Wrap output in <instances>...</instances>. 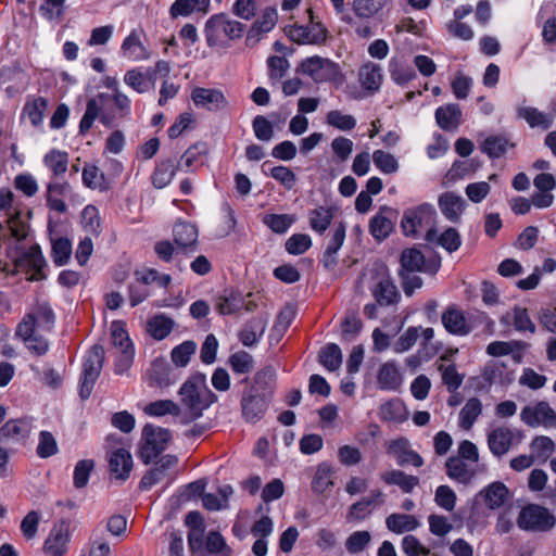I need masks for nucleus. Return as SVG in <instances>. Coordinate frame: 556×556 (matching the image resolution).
I'll return each instance as SVG.
<instances>
[{"instance_id": "nucleus-1", "label": "nucleus", "mask_w": 556, "mask_h": 556, "mask_svg": "<svg viewBox=\"0 0 556 556\" xmlns=\"http://www.w3.org/2000/svg\"><path fill=\"white\" fill-rule=\"evenodd\" d=\"M2 243L5 244L7 258L2 264V273H24L29 281H41L47 278L46 260L38 244L31 243L29 224L21 212L10 214L7 226L2 225Z\"/></svg>"}, {"instance_id": "nucleus-2", "label": "nucleus", "mask_w": 556, "mask_h": 556, "mask_svg": "<svg viewBox=\"0 0 556 556\" xmlns=\"http://www.w3.org/2000/svg\"><path fill=\"white\" fill-rule=\"evenodd\" d=\"M242 391L240 407L242 418L250 424L260 421L267 413L276 391L277 375L273 366L257 370Z\"/></svg>"}, {"instance_id": "nucleus-3", "label": "nucleus", "mask_w": 556, "mask_h": 556, "mask_svg": "<svg viewBox=\"0 0 556 556\" xmlns=\"http://www.w3.org/2000/svg\"><path fill=\"white\" fill-rule=\"evenodd\" d=\"M178 405L181 408V424L188 425L201 418L204 412L217 402V395L208 388L206 376L192 374L180 386Z\"/></svg>"}, {"instance_id": "nucleus-4", "label": "nucleus", "mask_w": 556, "mask_h": 556, "mask_svg": "<svg viewBox=\"0 0 556 556\" xmlns=\"http://www.w3.org/2000/svg\"><path fill=\"white\" fill-rule=\"evenodd\" d=\"M114 105L118 112L119 117H127L130 115L131 101L121 90H115L114 93L100 92L94 98L87 101L85 114L79 123V132L86 134L93 125L97 118L108 126L116 117L111 106Z\"/></svg>"}, {"instance_id": "nucleus-5", "label": "nucleus", "mask_w": 556, "mask_h": 556, "mask_svg": "<svg viewBox=\"0 0 556 556\" xmlns=\"http://www.w3.org/2000/svg\"><path fill=\"white\" fill-rule=\"evenodd\" d=\"M435 217V208L428 203L406 210L401 222L404 235L416 238L421 231H425V239L428 242H434L437 239V230L433 228Z\"/></svg>"}, {"instance_id": "nucleus-6", "label": "nucleus", "mask_w": 556, "mask_h": 556, "mask_svg": "<svg viewBox=\"0 0 556 556\" xmlns=\"http://www.w3.org/2000/svg\"><path fill=\"white\" fill-rule=\"evenodd\" d=\"M245 26L227 14L212 15L205 23L204 34L208 47L216 46L223 37L236 40L242 37Z\"/></svg>"}, {"instance_id": "nucleus-7", "label": "nucleus", "mask_w": 556, "mask_h": 556, "mask_svg": "<svg viewBox=\"0 0 556 556\" xmlns=\"http://www.w3.org/2000/svg\"><path fill=\"white\" fill-rule=\"evenodd\" d=\"M170 438L169 430L147 424L142 429L140 460L146 465L151 464L165 451Z\"/></svg>"}, {"instance_id": "nucleus-8", "label": "nucleus", "mask_w": 556, "mask_h": 556, "mask_svg": "<svg viewBox=\"0 0 556 556\" xmlns=\"http://www.w3.org/2000/svg\"><path fill=\"white\" fill-rule=\"evenodd\" d=\"M517 525L525 531L548 532L556 525V516L546 507L529 504L521 508L517 518Z\"/></svg>"}, {"instance_id": "nucleus-9", "label": "nucleus", "mask_w": 556, "mask_h": 556, "mask_svg": "<svg viewBox=\"0 0 556 556\" xmlns=\"http://www.w3.org/2000/svg\"><path fill=\"white\" fill-rule=\"evenodd\" d=\"M104 349L102 345H93L87 353L80 376L79 395L83 400L90 396L93 386L98 380L104 362Z\"/></svg>"}, {"instance_id": "nucleus-10", "label": "nucleus", "mask_w": 556, "mask_h": 556, "mask_svg": "<svg viewBox=\"0 0 556 556\" xmlns=\"http://www.w3.org/2000/svg\"><path fill=\"white\" fill-rule=\"evenodd\" d=\"M522 440V431L500 426L488 434V446L494 456L502 457L507 454L511 447L520 444Z\"/></svg>"}, {"instance_id": "nucleus-11", "label": "nucleus", "mask_w": 556, "mask_h": 556, "mask_svg": "<svg viewBox=\"0 0 556 556\" xmlns=\"http://www.w3.org/2000/svg\"><path fill=\"white\" fill-rule=\"evenodd\" d=\"M441 321L444 329L453 336L465 337L469 334L473 328L464 311L456 304H452L445 308L441 315Z\"/></svg>"}, {"instance_id": "nucleus-12", "label": "nucleus", "mask_w": 556, "mask_h": 556, "mask_svg": "<svg viewBox=\"0 0 556 556\" xmlns=\"http://www.w3.org/2000/svg\"><path fill=\"white\" fill-rule=\"evenodd\" d=\"M555 418L556 412L544 401L536 403L534 406H525L520 413V419L532 428L539 426L549 428L553 426V419Z\"/></svg>"}, {"instance_id": "nucleus-13", "label": "nucleus", "mask_w": 556, "mask_h": 556, "mask_svg": "<svg viewBox=\"0 0 556 556\" xmlns=\"http://www.w3.org/2000/svg\"><path fill=\"white\" fill-rule=\"evenodd\" d=\"M277 21L278 13L275 8L268 7L264 9L248 31L245 38L247 46H256L261 41L262 37L275 27Z\"/></svg>"}, {"instance_id": "nucleus-14", "label": "nucleus", "mask_w": 556, "mask_h": 556, "mask_svg": "<svg viewBox=\"0 0 556 556\" xmlns=\"http://www.w3.org/2000/svg\"><path fill=\"white\" fill-rule=\"evenodd\" d=\"M387 453L393 456L396 464L401 467L412 465L418 468L424 465V458L409 447V441L406 438L390 441L387 446Z\"/></svg>"}, {"instance_id": "nucleus-15", "label": "nucleus", "mask_w": 556, "mask_h": 556, "mask_svg": "<svg viewBox=\"0 0 556 556\" xmlns=\"http://www.w3.org/2000/svg\"><path fill=\"white\" fill-rule=\"evenodd\" d=\"M150 387L167 388L175 384L179 377L176 370L164 359L156 358L151 363L148 372Z\"/></svg>"}, {"instance_id": "nucleus-16", "label": "nucleus", "mask_w": 556, "mask_h": 556, "mask_svg": "<svg viewBox=\"0 0 556 556\" xmlns=\"http://www.w3.org/2000/svg\"><path fill=\"white\" fill-rule=\"evenodd\" d=\"M538 192L532 194V203L536 208L549 207L554 202L552 191L556 187L555 177L549 173H541L533 179Z\"/></svg>"}, {"instance_id": "nucleus-17", "label": "nucleus", "mask_w": 556, "mask_h": 556, "mask_svg": "<svg viewBox=\"0 0 556 556\" xmlns=\"http://www.w3.org/2000/svg\"><path fill=\"white\" fill-rule=\"evenodd\" d=\"M516 117L525 121L531 129L541 131L548 130L554 124V117L551 113L540 111L531 105H517Z\"/></svg>"}, {"instance_id": "nucleus-18", "label": "nucleus", "mask_w": 556, "mask_h": 556, "mask_svg": "<svg viewBox=\"0 0 556 556\" xmlns=\"http://www.w3.org/2000/svg\"><path fill=\"white\" fill-rule=\"evenodd\" d=\"M191 99L197 106L204 108L208 111H220L227 108L223 91L215 88L197 87L191 92Z\"/></svg>"}, {"instance_id": "nucleus-19", "label": "nucleus", "mask_w": 556, "mask_h": 556, "mask_svg": "<svg viewBox=\"0 0 556 556\" xmlns=\"http://www.w3.org/2000/svg\"><path fill=\"white\" fill-rule=\"evenodd\" d=\"M121 52L123 58L134 62L146 61L151 56L150 51L141 41L139 31L136 29H132L123 40Z\"/></svg>"}, {"instance_id": "nucleus-20", "label": "nucleus", "mask_w": 556, "mask_h": 556, "mask_svg": "<svg viewBox=\"0 0 556 556\" xmlns=\"http://www.w3.org/2000/svg\"><path fill=\"white\" fill-rule=\"evenodd\" d=\"M401 268L405 271H422L425 270L426 262L424 254L415 248L405 249L401 253ZM440 267V261L431 262L430 266L426 269L428 273H437Z\"/></svg>"}, {"instance_id": "nucleus-21", "label": "nucleus", "mask_w": 556, "mask_h": 556, "mask_svg": "<svg viewBox=\"0 0 556 556\" xmlns=\"http://www.w3.org/2000/svg\"><path fill=\"white\" fill-rule=\"evenodd\" d=\"M268 324V317L257 315L248 320L239 332L240 342L248 348L255 345L263 337Z\"/></svg>"}, {"instance_id": "nucleus-22", "label": "nucleus", "mask_w": 556, "mask_h": 556, "mask_svg": "<svg viewBox=\"0 0 556 556\" xmlns=\"http://www.w3.org/2000/svg\"><path fill=\"white\" fill-rule=\"evenodd\" d=\"M392 0H352L351 7L354 15L359 20H371L381 16Z\"/></svg>"}, {"instance_id": "nucleus-23", "label": "nucleus", "mask_w": 556, "mask_h": 556, "mask_svg": "<svg viewBox=\"0 0 556 556\" xmlns=\"http://www.w3.org/2000/svg\"><path fill=\"white\" fill-rule=\"evenodd\" d=\"M438 204L445 218L452 223H458L460 220V215L466 207L465 200L451 191L442 193Z\"/></svg>"}, {"instance_id": "nucleus-24", "label": "nucleus", "mask_w": 556, "mask_h": 556, "mask_svg": "<svg viewBox=\"0 0 556 556\" xmlns=\"http://www.w3.org/2000/svg\"><path fill=\"white\" fill-rule=\"evenodd\" d=\"M377 384L380 390L396 391L402 384V375L396 362L382 364L377 374Z\"/></svg>"}, {"instance_id": "nucleus-25", "label": "nucleus", "mask_w": 556, "mask_h": 556, "mask_svg": "<svg viewBox=\"0 0 556 556\" xmlns=\"http://www.w3.org/2000/svg\"><path fill=\"white\" fill-rule=\"evenodd\" d=\"M446 475L458 483L468 485L476 476V470L466 460L451 456L445 462Z\"/></svg>"}, {"instance_id": "nucleus-26", "label": "nucleus", "mask_w": 556, "mask_h": 556, "mask_svg": "<svg viewBox=\"0 0 556 556\" xmlns=\"http://www.w3.org/2000/svg\"><path fill=\"white\" fill-rule=\"evenodd\" d=\"M394 212L389 207H382L380 212L370 219L369 230L372 237L378 240H384L393 230Z\"/></svg>"}, {"instance_id": "nucleus-27", "label": "nucleus", "mask_w": 556, "mask_h": 556, "mask_svg": "<svg viewBox=\"0 0 556 556\" xmlns=\"http://www.w3.org/2000/svg\"><path fill=\"white\" fill-rule=\"evenodd\" d=\"M67 542V529L64 526H54L45 541L43 551L48 556H64Z\"/></svg>"}, {"instance_id": "nucleus-28", "label": "nucleus", "mask_w": 556, "mask_h": 556, "mask_svg": "<svg viewBox=\"0 0 556 556\" xmlns=\"http://www.w3.org/2000/svg\"><path fill=\"white\" fill-rule=\"evenodd\" d=\"M434 115L438 126L445 131L457 129L463 116L459 105L455 103L439 106Z\"/></svg>"}, {"instance_id": "nucleus-29", "label": "nucleus", "mask_w": 556, "mask_h": 556, "mask_svg": "<svg viewBox=\"0 0 556 556\" xmlns=\"http://www.w3.org/2000/svg\"><path fill=\"white\" fill-rule=\"evenodd\" d=\"M513 142L506 134L491 135L486 137L480 146V149L490 159L502 157L508 149H514Z\"/></svg>"}, {"instance_id": "nucleus-30", "label": "nucleus", "mask_w": 556, "mask_h": 556, "mask_svg": "<svg viewBox=\"0 0 556 556\" xmlns=\"http://www.w3.org/2000/svg\"><path fill=\"white\" fill-rule=\"evenodd\" d=\"M210 5L211 0H175L169 8V16L175 20L190 16L194 12L206 14Z\"/></svg>"}, {"instance_id": "nucleus-31", "label": "nucleus", "mask_w": 556, "mask_h": 556, "mask_svg": "<svg viewBox=\"0 0 556 556\" xmlns=\"http://www.w3.org/2000/svg\"><path fill=\"white\" fill-rule=\"evenodd\" d=\"M109 466L115 478L126 480L132 469V457L126 448H117L111 454Z\"/></svg>"}, {"instance_id": "nucleus-32", "label": "nucleus", "mask_w": 556, "mask_h": 556, "mask_svg": "<svg viewBox=\"0 0 556 556\" xmlns=\"http://www.w3.org/2000/svg\"><path fill=\"white\" fill-rule=\"evenodd\" d=\"M382 68L374 62H367L361 66L358 72V81L361 86L370 91L376 92L382 84Z\"/></svg>"}, {"instance_id": "nucleus-33", "label": "nucleus", "mask_w": 556, "mask_h": 556, "mask_svg": "<svg viewBox=\"0 0 556 556\" xmlns=\"http://www.w3.org/2000/svg\"><path fill=\"white\" fill-rule=\"evenodd\" d=\"M244 305L243 295L239 291L225 290L215 298V309L220 315H230Z\"/></svg>"}, {"instance_id": "nucleus-34", "label": "nucleus", "mask_w": 556, "mask_h": 556, "mask_svg": "<svg viewBox=\"0 0 556 556\" xmlns=\"http://www.w3.org/2000/svg\"><path fill=\"white\" fill-rule=\"evenodd\" d=\"M479 494L490 509H497L507 501L509 490L503 482L495 481L481 490Z\"/></svg>"}, {"instance_id": "nucleus-35", "label": "nucleus", "mask_w": 556, "mask_h": 556, "mask_svg": "<svg viewBox=\"0 0 556 556\" xmlns=\"http://www.w3.org/2000/svg\"><path fill=\"white\" fill-rule=\"evenodd\" d=\"M372 295L380 306H389L399 302L401 295L390 278L381 279L374 288Z\"/></svg>"}, {"instance_id": "nucleus-36", "label": "nucleus", "mask_w": 556, "mask_h": 556, "mask_svg": "<svg viewBox=\"0 0 556 556\" xmlns=\"http://www.w3.org/2000/svg\"><path fill=\"white\" fill-rule=\"evenodd\" d=\"M48 100L41 96H28L23 108V115L27 116L34 127L42 124Z\"/></svg>"}, {"instance_id": "nucleus-37", "label": "nucleus", "mask_w": 556, "mask_h": 556, "mask_svg": "<svg viewBox=\"0 0 556 556\" xmlns=\"http://www.w3.org/2000/svg\"><path fill=\"white\" fill-rule=\"evenodd\" d=\"M177 170L179 169L174 160L159 161L151 176L152 185L157 189L165 188L170 184Z\"/></svg>"}, {"instance_id": "nucleus-38", "label": "nucleus", "mask_w": 556, "mask_h": 556, "mask_svg": "<svg viewBox=\"0 0 556 556\" xmlns=\"http://www.w3.org/2000/svg\"><path fill=\"white\" fill-rule=\"evenodd\" d=\"M386 526L389 531L402 534L416 530L420 522L414 515L393 513L386 518Z\"/></svg>"}, {"instance_id": "nucleus-39", "label": "nucleus", "mask_w": 556, "mask_h": 556, "mask_svg": "<svg viewBox=\"0 0 556 556\" xmlns=\"http://www.w3.org/2000/svg\"><path fill=\"white\" fill-rule=\"evenodd\" d=\"M334 207L318 206L308 213L309 227L317 233H324L334 217Z\"/></svg>"}, {"instance_id": "nucleus-40", "label": "nucleus", "mask_w": 556, "mask_h": 556, "mask_svg": "<svg viewBox=\"0 0 556 556\" xmlns=\"http://www.w3.org/2000/svg\"><path fill=\"white\" fill-rule=\"evenodd\" d=\"M31 430L29 418L12 419L2 426V437L20 442L28 438Z\"/></svg>"}, {"instance_id": "nucleus-41", "label": "nucleus", "mask_w": 556, "mask_h": 556, "mask_svg": "<svg viewBox=\"0 0 556 556\" xmlns=\"http://www.w3.org/2000/svg\"><path fill=\"white\" fill-rule=\"evenodd\" d=\"M174 241L181 248H190L197 243L198 229L188 222H178L173 228Z\"/></svg>"}, {"instance_id": "nucleus-42", "label": "nucleus", "mask_w": 556, "mask_h": 556, "mask_svg": "<svg viewBox=\"0 0 556 556\" xmlns=\"http://www.w3.org/2000/svg\"><path fill=\"white\" fill-rule=\"evenodd\" d=\"M143 412L152 417H162L165 415H172L179 417L181 421V408L178 403L173 400H157L149 403Z\"/></svg>"}, {"instance_id": "nucleus-43", "label": "nucleus", "mask_w": 556, "mask_h": 556, "mask_svg": "<svg viewBox=\"0 0 556 556\" xmlns=\"http://www.w3.org/2000/svg\"><path fill=\"white\" fill-rule=\"evenodd\" d=\"M482 413V403L478 397L469 399L459 412V426L470 430Z\"/></svg>"}, {"instance_id": "nucleus-44", "label": "nucleus", "mask_w": 556, "mask_h": 556, "mask_svg": "<svg viewBox=\"0 0 556 556\" xmlns=\"http://www.w3.org/2000/svg\"><path fill=\"white\" fill-rule=\"evenodd\" d=\"M174 321L165 315H155L149 319L147 330L155 340L165 339L173 330Z\"/></svg>"}, {"instance_id": "nucleus-45", "label": "nucleus", "mask_w": 556, "mask_h": 556, "mask_svg": "<svg viewBox=\"0 0 556 556\" xmlns=\"http://www.w3.org/2000/svg\"><path fill=\"white\" fill-rule=\"evenodd\" d=\"M318 361L329 371L339 369L342 364L341 349L336 343L327 344L319 352Z\"/></svg>"}, {"instance_id": "nucleus-46", "label": "nucleus", "mask_w": 556, "mask_h": 556, "mask_svg": "<svg viewBox=\"0 0 556 556\" xmlns=\"http://www.w3.org/2000/svg\"><path fill=\"white\" fill-rule=\"evenodd\" d=\"M197 343L192 340H186L176 345L170 352V359L176 367H186L191 356L197 351Z\"/></svg>"}, {"instance_id": "nucleus-47", "label": "nucleus", "mask_w": 556, "mask_h": 556, "mask_svg": "<svg viewBox=\"0 0 556 556\" xmlns=\"http://www.w3.org/2000/svg\"><path fill=\"white\" fill-rule=\"evenodd\" d=\"M332 485L333 481L331 466L327 463L319 464L312 481V490L316 493L323 494Z\"/></svg>"}, {"instance_id": "nucleus-48", "label": "nucleus", "mask_w": 556, "mask_h": 556, "mask_svg": "<svg viewBox=\"0 0 556 556\" xmlns=\"http://www.w3.org/2000/svg\"><path fill=\"white\" fill-rule=\"evenodd\" d=\"M207 153L205 143H194L181 155L179 162L176 164L179 170H191L192 167L200 161V156Z\"/></svg>"}, {"instance_id": "nucleus-49", "label": "nucleus", "mask_w": 556, "mask_h": 556, "mask_svg": "<svg viewBox=\"0 0 556 556\" xmlns=\"http://www.w3.org/2000/svg\"><path fill=\"white\" fill-rule=\"evenodd\" d=\"M43 162L54 176L64 175L67 170L68 154L53 149L45 155Z\"/></svg>"}, {"instance_id": "nucleus-50", "label": "nucleus", "mask_w": 556, "mask_h": 556, "mask_svg": "<svg viewBox=\"0 0 556 556\" xmlns=\"http://www.w3.org/2000/svg\"><path fill=\"white\" fill-rule=\"evenodd\" d=\"M72 254V243L67 238L60 237L52 239L51 256L56 266H63L68 263Z\"/></svg>"}, {"instance_id": "nucleus-51", "label": "nucleus", "mask_w": 556, "mask_h": 556, "mask_svg": "<svg viewBox=\"0 0 556 556\" xmlns=\"http://www.w3.org/2000/svg\"><path fill=\"white\" fill-rule=\"evenodd\" d=\"M326 123L341 131H350L356 126L355 117L350 114H344L340 110L329 111L326 115Z\"/></svg>"}, {"instance_id": "nucleus-52", "label": "nucleus", "mask_w": 556, "mask_h": 556, "mask_svg": "<svg viewBox=\"0 0 556 556\" xmlns=\"http://www.w3.org/2000/svg\"><path fill=\"white\" fill-rule=\"evenodd\" d=\"M81 224L84 229L94 236L98 237L101 232V219L99 216V211L94 205H87L81 212Z\"/></svg>"}, {"instance_id": "nucleus-53", "label": "nucleus", "mask_w": 556, "mask_h": 556, "mask_svg": "<svg viewBox=\"0 0 556 556\" xmlns=\"http://www.w3.org/2000/svg\"><path fill=\"white\" fill-rule=\"evenodd\" d=\"M389 71L392 80L400 86L408 84L416 77V72L410 65L396 61L390 63Z\"/></svg>"}, {"instance_id": "nucleus-54", "label": "nucleus", "mask_w": 556, "mask_h": 556, "mask_svg": "<svg viewBox=\"0 0 556 556\" xmlns=\"http://www.w3.org/2000/svg\"><path fill=\"white\" fill-rule=\"evenodd\" d=\"M124 83L138 93H144L150 90V83L147 75L143 74L140 68L126 71L124 75Z\"/></svg>"}, {"instance_id": "nucleus-55", "label": "nucleus", "mask_w": 556, "mask_h": 556, "mask_svg": "<svg viewBox=\"0 0 556 556\" xmlns=\"http://www.w3.org/2000/svg\"><path fill=\"white\" fill-rule=\"evenodd\" d=\"M438 369L442 376V383L446 387L448 392H455L460 388L464 376L457 371L454 364L447 366L440 365Z\"/></svg>"}, {"instance_id": "nucleus-56", "label": "nucleus", "mask_w": 556, "mask_h": 556, "mask_svg": "<svg viewBox=\"0 0 556 556\" xmlns=\"http://www.w3.org/2000/svg\"><path fill=\"white\" fill-rule=\"evenodd\" d=\"M433 243L442 247L448 253H453L460 248L462 238L457 229L448 227L440 236L437 235V239Z\"/></svg>"}, {"instance_id": "nucleus-57", "label": "nucleus", "mask_w": 556, "mask_h": 556, "mask_svg": "<svg viewBox=\"0 0 556 556\" xmlns=\"http://www.w3.org/2000/svg\"><path fill=\"white\" fill-rule=\"evenodd\" d=\"M94 468L92 459H81L74 468L73 483L76 489H83L88 484L89 477Z\"/></svg>"}, {"instance_id": "nucleus-58", "label": "nucleus", "mask_w": 556, "mask_h": 556, "mask_svg": "<svg viewBox=\"0 0 556 556\" xmlns=\"http://www.w3.org/2000/svg\"><path fill=\"white\" fill-rule=\"evenodd\" d=\"M375 166L383 174H393L399 169L397 160L389 152L376 150L372 153Z\"/></svg>"}, {"instance_id": "nucleus-59", "label": "nucleus", "mask_w": 556, "mask_h": 556, "mask_svg": "<svg viewBox=\"0 0 556 556\" xmlns=\"http://www.w3.org/2000/svg\"><path fill=\"white\" fill-rule=\"evenodd\" d=\"M228 363L236 374L244 375L253 369V357L245 351H238L231 354Z\"/></svg>"}, {"instance_id": "nucleus-60", "label": "nucleus", "mask_w": 556, "mask_h": 556, "mask_svg": "<svg viewBox=\"0 0 556 556\" xmlns=\"http://www.w3.org/2000/svg\"><path fill=\"white\" fill-rule=\"evenodd\" d=\"M81 177L84 185L88 188L101 190L105 188L104 174L96 165H86Z\"/></svg>"}, {"instance_id": "nucleus-61", "label": "nucleus", "mask_w": 556, "mask_h": 556, "mask_svg": "<svg viewBox=\"0 0 556 556\" xmlns=\"http://www.w3.org/2000/svg\"><path fill=\"white\" fill-rule=\"evenodd\" d=\"M513 324L515 329L519 332L529 331L534 333L536 329L529 316L528 309L518 305L513 308Z\"/></svg>"}, {"instance_id": "nucleus-62", "label": "nucleus", "mask_w": 556, "mask_h": 556, "mask_svg": "<svg viewBox=\"0 0 556 556\" xmlns=\"http://www.w3.org/2000/svg\"><path fill=\"white\" fill-rule=\"evenodd\" d=\"M371 535L368 531H355L345 541L346 551L354 555L363 552L370 543Z\"/></svg>"}, {"instance_id": "nucleus-63", "label": "nucleus", "mask_w": 556, "mask_h": 556, "mask_svg": "<svg viewBox=\"0 0 556 556\" xmlns=\"http://www.w3.org/2000/svg\"><path fill=\"white\" fill-rule=\"evenodd\" d=\"M264 224L276 233H285L294 223V217L288 214H269L264 217Z\"/></svg>"}, {"instance_id": "nucleus-64", "label": "nucleus", "mask_w": 556, "mask_h": 556, "mask_svg": "<svg viewBox=\"0 0 556 556\" xmlns=\"http://www.w3.org/2000/svg\"><path fill=\"white\" fill-rule=\"evenodd\" d=\"M312 247V239L306 233H294L286 241V250L292 255L305 253Z\"/></svg>"}]
</instances>
